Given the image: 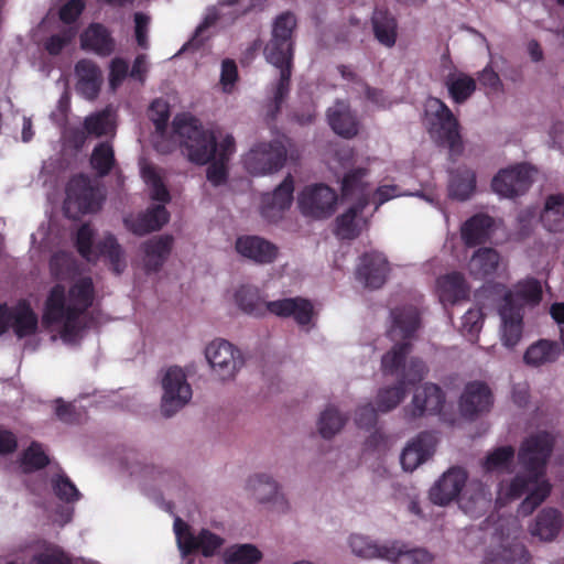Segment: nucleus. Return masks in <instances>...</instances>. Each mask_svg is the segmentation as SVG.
<instances>
[{
    "mask_svg": "<svg viewBox=\"0 0 564 564\" xmlns=\"http://www.w3.org/2000/svg\"><path fill=\"white\" fill-rule=\"evenodd\" d=\"M327 120L333 131L343 138L350 139L358 133L357 117L345 101H337L328 108Z\"/></svg>",
    "mask_w": 564,
    "mask_h": 564,
    "instance_id": "obj_29",
    "label": "nucleus"
},
{
    "mask_svg": "<svg viewBox=\"0 0 564 564\" xmlns=\"http://www.w3.org/2000/svg\"><path fill=\"white\" fill-rule=\"evenodd\" d=\"M173 527L177 546L184 556L200 552L205 557H210L224 544V539L208 529H202L195 535L191 527L178 517Z\"/></svg>",
    "mask_w": 564,
    "mask_h": 564,
    "instance_id": "obj_10",
    "label": "nucleus"
},
{
    "mask_svg": "<svg viewBox=\"0 0 564 564\" xmlns=\"http://www.w3.org/2000/svg\"><path fill=\"white\" fill-rule=\"evenodd\" d=\"M43 319L46 323L63 324L61 336L64 340H74L78 335H66L68 324V304H66L65 286L55 284L45 301Z\"/></svg>",
    "mask_w": 564,
    "mask_h": 564,
    "instance_id": "obj_24",
    "label": "nucleus"
},
{
    "mask_svg": "<svg viewBox=\"0 0 564 564\" xmlns=\"http://www.w3.org/2000/svg\"><path fill=\"white\" fill-rule=\"evenodd\" d=\"M174 239L170 235L153 237L141 245L144 253V268L148 273L159 272L173 248Z\"/></svg>",
    "mask_w": 564,
    "mask_h": 564,
    "instance_id": "obj_27",
    "label": "nucleus"
},
{
    "mask_svg": "<svg viewBox=\"0 0 564 564\" xmlns=\"http://www.w3.org/2000/svg\"><path fill=\"white\" fill-rule=\"evenodd\" d=\"M436 107L429 119V132L435 142L449 151L451 158L462 155L464 151L463 139L459 132V122L452 110L441 99L432 100Z\"/></svg>",
    "mask_w": 564,
    "mask_h": 564,
    "instance_id": "obj_7",
    "label": "nucleus"
},
{
    "mask_svg": "<svg viewBox=\"0 0 564 564\" xmlns=\"http://www.w3.org/2000/svg\"><path fill=\"white\" fill-rule=\"evenodd\" d=\"M294 181L289 174L272 194L262 196L261 215L269 221H278L293 200Z\"/></svg>",
    "mask_w": 564,
    "mask_h": 564,
    "instance_id": "obj_18",
    "label": "nucleus"
},
{
    "mask_svg": "<svg viewBox=\"0 0 564 564\" xmlns=\"http://www.w3.org/2000/svg\"><path fill=\"white\" fill-rule=\"evenodd\" d=\"M235 300L239 308L247 314L262 316L267 311L281 318H293L300 326L308 325L314 314L312 302L301 296L269 301L263 304L259 290L250 285H241L235 293Z\"/></svg>",
    "mask_w": 564,
    "mask_h": 564,
    "instance_id": "obj_4",
    "label": "nucleus"
},
{
    "mask_svg": "<svg viewBox=\"0 0 564 564\" xmlns=\"http://www.w3.org/2000/svg\"><path fill=\"white\" fill-rule=\"evenodd\" d=\"M94 229L90 224H83L76 234L75 247L78 253L86 260H90L93 256Z\"/></svg>",
    "mask_w": 564,
    "mask_h": 564,
    "instance_id": "obj_56",
    "label": "nucleus"
},
{
    "mask_svg": "<svg viewBox=\"0 0 564 564\" xmlns=\"http://www.w3.org/2000/svg\"><path fill=\"white\" fill-rule=\"evenodd\" d=\"M383 552V560L395 564H431L433 562V555L424 549L403 551L393 544Z\"/></svg>",
    "mask_w": 564,
    "mask_h": 564,
    "instance_id": "obj_45",
    "label": "nucleus"
},
{
    "mask_svg": "<svg viewBox=\"0 0 564 564\" xmlns=\"http://www.w3.org/2000/svg\"><path fill=\"white\" fill-rule=\"evenodd\" d=\"M78 32V25L62 26L57 32L42 41V47L50 56H58L66 47L74 43Z\"/></svg>",
    "mask_w": 564,
    "mask_h": 564,
    "instance_id": "obj_43",
    "label": "nucleus"
},
{
    "mask_svg": "<svg viewBox=\"0 0 564 564\" xmlns=\"http://www.w3.org/2000/svg\"><path fill=\"white\" fill-rule=\"evenodd\" d=\"M434 451V437L429 432L420 433L403 449L400 462L402 468L406 471L414 470L419 465L424 463Z\"/></svg>",
    "mask_w": 564,
    "mask_h": 564,
    "instance_id": "obj_28",
    "label": "nucleus"
},
{
    "mask_svg": "<svg viewBox=\"0 0 564 564\" xmlns=\"http://www.w3.org/2000/svg\"><path fill=\"white\" fill-rule=\"evenodd\" d=\"M516 297L527 304L536 305L542 300V285L535 278H528L518 282L514 294L508 293L499 310L501 317V340L507 348H513L522 338L523 305L516 302Z\"/></svg>",
    "mask_w": 564,
    "mask_h": 564,
    "instance_id": "obj_5",
    "label": "nucleus"
},
{
    "mask_svg": "<svg viewBox=\"0 0 564 564\" xmlns=\"http://www.w3.org/2000/svg\"><path fill=\"white\" fill-rule=\"evenodd\" d=\"M96 256L105 257L111 267V270L117 274H121L127 264L123 257V250L118 243L116 237L108 234L96 245Z\"/></svg>",
    "mask_w": 564,
    "mask_h": 564,
    "instance_id": "obj_39",
    "label": "nucleus"
},
{
    "mask_svg": "<svg viewBox=\"0 0 564 564\" xmlns=\"http://www.w3.org/2000/svg\"><path fill=\"white\" fill-rule=\"evenodd\" d=\"M391 326L388 330L389 338L394 345L381 358V368L384 375H397L398 382L406 388L421 382L427 373L425 362L417 357H406L412 351V340L421 327L420 311L413 305L395 307L390 312Z\"/></svg>",
    "mask_w": 564,
    "mask_h": 564,
    "instance_id": "obj_2",
    "label": "nucleus"
},
{
    "mask_svg": "<svg viewBox=\"0 0 564 564\" xmlns=\"http://www.w3.org/2000/svg\"><path fill=\"white\" fill-rule=\"evenodd\" d=\"M347 417L343 416L334 406L326 408L317 422L318 432L324 438H332L345 425Z\"/></svg>",
    "mask_w": 564,
    "mask_h": 564,
    "instance_id": "obj_52",
    "label": "nucleus"
},
{
    "mask_svg": "<svg viewBox=\"0 0 564 564\" xmlns=\"http://www.w3.org/2000/svg\"><path fill=\"white\" fill-rule=\"evenodd\" d=\"M238 67L234 59L225 58L221 63L220 84L223 90L230 94L238 80Z\"/></svg>",
    "mask_w": 564,
    "mask_h": 564,
    "instance_id": "obj_60",
    "label": "nucleus"
},
{
    "mask_svg": "<svg viewBox=\"0 0 564 564\" xmlns=\"http://www.w3.org/2000/svg\"><path fill=\"white\" fill-rule=\"evenodd\" d=\"M248 488L259 502H268L276 497L279 486L269 475L257 474L250 477Z\"/></svg>",
    "mask_w": 564,
    "mask_h": 564,
    "instance_id": "obj_48",
    "label": "nucleus"
},
{
    "mask_svg": "<svg viewBox=\"0 0 564 564\" xmlns=\"http://www.w3.org/2000/svg\"><path fill=\"white\" fill-rule=\"evenodd\" d=\"M130 76L129 64L122 57H115L109 65V86L115 90Z\"/></svg>",
    "mask_w": 564,
    "mask_h": 564,
    "instance_id": "obj_59",
    "label": "nucleus"
},
{
    "mask_svg": "<svg viewBox=\"0 0 564 564\" xmlns=\"http://www.w3.org/2000/svg\"><path fill=\"white\" fill-rule=\"evenodd\" d=\"M289 144L290 139L285 135L256 144L243 159L246 170L252 175H264L281 170L286 161Z\"/></svg>",
    "mask_w": 564,
    "mask_h": 564,
    "instance_id": "obj_8",
    "label": "nucleus"
},
{
    "mask_svg": "<svg viewBox=\"0 0 564 564\" xmlns=\"http://www.w3.org/2000/svg\"><path fill=\"white\" fill-rule=\"evenodd\" d=\"M445 402V395L442 389L435 383H425L422 390L413 395L412 405L405 409V414L410 420L423 416L424 414H437L441 412Z\"/></svg>",
    "mask_w": 564,
    "mask_h": 564,
    "instance_id": "obj_22",
    "label": "nucleus"
},
{
    "mask_svg": "<svg viewBox=\"0 0 564 564\" xmlns=\"http://www.w3.org/2000/svg\"><path fill=\"white\" fill-rule=\"evenodd\" d=\"M533 183V170L527 163H519L500 170L491 181L495 193L506 198L525 194Z\"/></svg>",
    "mask_w": 564,
    "mask_h": 564,
    "instance_id": "obj_13",
    "label": "nucleus"
},
{
    "mask_svg": "<svg viewBox=\"0 0 564 564\" xmlns=\"http://www.w3.org/2000/svg\"><path fill=\"white\" fill-rule=\"evenodd\" d=\"M406 390L397 382L393 387L381 389L377 395L378 410L389 412L394 409L405 397Z\"/></svg>",
    "mask_w": 564,
    "mask_h": 564,
    "instance_id": "obj_55",
    "label": "nucleus"
},
{
    "mask_svg": "<svg viewBox=\"0 0 564 564\" xmlns=\"http://www.w3.org/2000/svg\"><path fill=\"white\" fill-rule=\"evenodd\" d=\"M299 208L304 216L325 219L330 217L337 204L336 192L325 184L306 186L299 195Z\"/></svg>",
    "mask_w": 564,
    "mask_h": 564,
    "instance_id": "obj_12",
    "label": "nucleus"
},
{
    "mask_svg": "<svg viewBox=\"0 0 564 564\" xmlns=\"http://www.w3.org/2000/svg\"><path fill=\"white\" fill-rule=\"evenodd\" d=\"M170 220V214L163 205L149 207L144 213L128 216L124 226L135 236H145L160 230Z\"/></svg>",
    "mask_w": 564,
    "mask_h": 564,
    "instance_id": "obj_23",
    "label": "nucleus"
},
{
    "mask_svg": "<svg viewBox=\"0 0 564 564\" xmlns=\"http://www.w3.org/2000/svg\"><path fill=\"white\" fill-rule=\"evenodd\" d=\"M540 220L550 232L564 231V195L553 194L547 196Z\"/></svg>",
    "mask_w": 564,
    "mask_h": 564,
    "instance_id": "obj_37",
    "label": "nucleus"
},
{
    "mask_svg": "<svg viewBox=\"0 0 564 564\" xmlns=\"http://www.w3.org/2000/svg\"><path fill=\"white\" fill-rule=\"evenodd\" d=\"M101 202L100 191L91 183L89 176L80 173L70 177L66 185L64 202V212L67 217H74L70 214L72 208L78 214L95 213L100 209Z\"/></svg>",
    "mask_w": 564,
    "mask_h": 564,
    "instance_id": "obj_9",
    "label": "nucleus"
},
{
    "mask_svg": "<svg viewBox=\"0 0 564 564\" xmlns=\"http://www.w3.org/2000/svg\"><path fill=\"white\" fill-rule=\"evenodd\" d=\"M349 545L352 553L362 558H383V551L389 546L375 544L362 535H351Z\"/></svg>",
    "mask_w": 564,
    "mask_h": 564,
    "instance_id": "obj_53",
    "label": "nucleus"
},
{
    "mask_svg": "<svg viewBox=\"0 0 564 564\" xmlns=\"http://www.w3.org/2000/svg\"><path fill=\"white\" fill-rule=\"evenodd\" d=\"M436 288L442 303L455 304L459 301L467 300L469 288L460 272H451L441 275L436 280Z\"/></svg>",
    "mask_w": 564,
    "mask_h": 564,
    "instance_id": "obj_32",
    "label": "nucleus"
},
{
    "mask_svg": "<svg viewBox=\"0 0 564 564\" xmlns=\"http://www.w3.org/2000/svg\"><path fill=\"white\" fill-rule=\"evenodd\" d=\"M554 445V436L546 431L536 432L524 438L518 452V462L524 474L518 473L510 482L500 484L498 501L506 503L525 495L518 513L523 517L533 513L552 491V485L545 475Z\"/></svg>",
    "mask_w": 564,
    "mask_h": 564,
    "instance_id": "obj_1",
    "label": "nucleus"
},
{
    "mask_svg": "<svg viewBox=\"0 0 564 564\" xmlns=\"http://www.w3.org/2000/svg\"><path fill=\"white\" fill-rule=\"evenodd\" d=\"M376 39L387 47H392L397 41V21L387 11H377L372 18Z\"/></svg>",
    "mask_w": 564,
    "mask_h": 564,
    "instance_id": "obj_44",
    "label": "nucleus"
},
{
    "mask_svg": "<svg viewBox=\"0 0 564 564\" xmlns=\"http://www.w3.org/2000/svg\"><path fill=\"white\" fill-rule=\"evenodd\" d=\"M369 170L366 167H357L347 172L341 181V195L345 199L367 197L369 199V193L367 192L368 183L365 178L368 176Z\"/></svg>",
    "mask_w": 564,
    "mask_h": 564,
    "instance_id": "obj_38",
    "label": "nucleus"
},
{
    "mask_svg": "<svg viewBox=\"0 0 564 564\" xmlns=\"http://www.w3.org/2000/svg\"><path fill=\"white\" fill-rule=\"evenodd\" d=\"M80 47L84 51L94 52L101 57L110 56L116 50V41L101 23H90L80 34Z\"/></svg>",
    "mask_w": 564,
    "mask_h": 564,
    "instance_id": "obj_25",
    "label": "nucleus"
},
{
    "mask_svg": "<svg viewBox=\"0 0 564 564\" xmlns=\"http://www.w3.org/2000/svg\"><path fill=\"white\" fill-rule=\"evenodd\" d=\"M482 326V314L479 310H469L463 316L462 329L468 335L477 334Z\"/></svg>",
    "mask_w": 564,
    "mask_h": 564,
    "instance_id": "obj_64",
    "label": "nucleus"
},
{
    "mask_svg": "<svg viewBox=\"0 0 564 564\" xmlns=\"http://www.w3.org/2000/svg\"><path fill=\"white\" fill-rule=\"evenodd\" d=\"M494 226V219L485 214H477L467 219L462 226L460 235L467 247L485 243Z\"/></svg>",
    "mask_w": 564,
    "mask_h": 564,
    "instance_id": "obj_33",
    "label": "nucleus"
},
{
    "mask_svg": "<svg viewBox=\"0 0 564 564\" xmlns=\"http://www.w3.org/2000/svg\"><path fill=\"white\" fill-rule=\"evenodd\" d=\"M530 561V553L520 542H511L508 545H500L489 550L484 558V564H527Z\"/></svg>",
    "mask_w": 564,
    "mask_h": 564,
    "instance_id": "obj_34",
    "label": "nucleus"
},
{
    "mask_svg": "<svg viewBox=\"0 0 564 564\" xmlns=\"http://www.w3.org/2000/svg\"><path fill=\"white\" fill-rule=\"evenodd\" d=\"M514 454V448L510 445L497 447L487 454L482 467L488 473L510 471Z\"/></svg>",
    "mask_w": 564,
    "mask_h": 564,
    "instance_id": "obj_47",
    "label": "nucleus"
},
{
    "mask_svg": "<svg viewBox=\"0 0 564 564\" xmlns=\"http://www.w3.org/2000/svg\"><path fill=\"white\" fill-rule=\"evenodd\" d=\"M150 112L151 120L153 121L156 131L163 132L166 129L170 119L169 106L156 99L151 102Z\"/></svg>",
    "mask_w": 564,
    "mask_h": 564,
    "instance_id": "obj_61",
    "label": "nucleus"
},
{
    "mask_svg": "<svg viewBox=\"0 0 564 564\" xmlns=\"http://www.w3.org/2000/svg\"><path fill=\"white\" fill-rule=\"evenodd\" d=\"M355 422L360 429H372L377 423V410L371 403L359 406L356 410Z\"/></svg>",
    "mask_w": 564,
    "mask_h": 564,
    "instance_id": "obj_62",
    "label": "nucleus"
},
{
    "mask_svg": "<svg viewBox=\"0 0 564 564\" xmlns=\"http://www.w3.org/2000/svg\"><path fill=\"white\" fill-rule=\"evenodd\" d=\"M296 26L297 20L295 14L290 11L282 12L274 19L271 37L263 48L267 62L280 70V77L273 95L278 102L284 101L290 91Z\"/></svg>",
    "mask_w": 564,
    "mask_h": 564,
    "instance_id": "obj_3",
    "label": "nucleus"
},
{
    "mask_svg": "<svg viewBox=\"0 0 564 564\" xmlns=\"http://www.w3.org/2000/svg\"><path fill=\"white\" fill-rule=\"evenodd\" d=\"M34 564H72L70 557L59 547H47L33 556Z\"/></svg>",
    "mask_w": 564,
    "mask_h": 564,
    "instance_id": "obj_58",
    "label": "nucleus"
},
{
    "mask_svg": "<svg viewBox=\"0 0 564 564\" xmlns=\"http://www.w3.org/2000/svg\"><path fill=\"white\" fill-rule=\"evenodd\" d=\"M237 252L256 263L269 264L278 257V247L259 236H241L236 240Z\"/></svg>",
    "mask_w": 564,
    "mask_h": 564,
    "instance_id": "obj_21",
    "label": "nucleus"
},
{
    "mask_svg": "<svg viewBox=\"0 0 564 564\" xmlns=\"http://www.w3.org/2000/svg\"><path fill=\"white\" fill-rule=\"evenodd\" d=\"M77 78L76 91L87 100H95L101 89L102 73L96 62L82 58L74 67Z\"/></svg>",
    "mask_w": 564,
    "mask_h": 564,
    "instance_id": "obj_20",
    "label": "nucleus"
},
{
    "mask_svg": "<svg viewBox=\"0 0 564 564\" xmlns=\"http://www.w3.org/2000/svg\"><path fill=\"white\" fill-rule=\"evenodd\" d=\"M499 260V253L495 249L480 248L469 261V271L476 278H486L496 272Z\"/></svg>",
    "mask_w": 564,
    "mask_h": 564,
    "instance_id": "obj_40",
    "label": "nucleus"
},
{
    "mask_svg": "<svg viewBox=\"0 0 564 564\" xmlns=\"http://www.w3.org/2000/svg\"><path fill=\"white\" fill-rule=\"evenodd\" d=\"M51 484L55 496L62 501L75 502L82 496L75 484L65 474L52 477Z\"/></svg>",
    "mask_w": 564,
    "mask_h": 564,
    "instance_id": "obj_54",
    "label": "nucleus"
},
{
    "mask_svg": "<svg viewBox=\"0 0 564 564\" xmlns=\"http://www.w3.org/2000/svg\"><path fill=\"white\" fill-rule=\"evenodd\" d=\"M90 165L100 176H107L116 165L115 151L112 145L105 141L98 143L90 155Z\"/></svg>",
    "mask_w": 564,
    "mask_h": 564,
    "instance_id": "obj_46",
    "label": "nucleus"
},
{
    "mask_svg": "<svg viewBox=\"0 0 564 564\" xmlns=\"http://www.w3.org/2000/svg\"><path fill=\"white\" fill-rule=\"evenodd\" d=\"M23 473L29 474L45 468L50 464V458L37 442H32L23 451L20 458Z\"/></svg>",
    "mask_w": 564,
    "mask_h": 564,
    "instance_id": "obj_50",
    "label": "nucleus"
},
{
    "mask_svg": "<svg viewBox=\"0 0 564 564\" xmlns=\"http://www.w3.org/2000/svg\"><path fill=\"white\" fill-rule=\"evenodd\" d=\"M494 405V395L486 382L471 381L465 386L459 399L460 414L468 420L488 413Z\"/></svg>",
    "mask_w": 564,
    "mask_h": 564,
    "instance_id": "obj_17",
    "label": "nucleus"
},
{
    "mask_svg": "<svg viewBox=\"0 0 564 564\" xmlns=\"http://www.w3.org/2000/svg\"><path fill=\"white\" fill-rule=\"evenodd\" d=\"M141 175L151 191V198L162 204L171 200V195L166 188L161 175L152 165H145L141 169Z\"/></svg>",
    "mask_w": 564,
    "mask_h": 564,
    "instance_id": "obj_51",
    "label": "nucleus"
},
{
    "mask_svg": "<svg viewBox=\"0 0 564 564\" xmlns=\"http://www.w3.org/2000/svg\"><path fill=\"white\" fill-rule=\"evenodd\" d=\"M163 397L161 410L169 417L182 409L192 398V388L186 375L178 367H170L162 379Z\"/></svg>",
    "mask_w": 564,
    "mask_h": 564,
    "instance_id": "obj_11",
    "label": "nucleus"
},
{
    "mask_svg": "<svg viewBox=\"0 0 564 564\" xmlns=\"http://www.w3.org/2000/svg\"><path fill=\"white\" fill-rule=\"evenodd\" d=\"M85 2L83 0H68L58 10V18L65 24L78 25L77 20L85 10Z\"/></svg>",
    "mask_w": 564,
    "mask_h": 564,
    "instance_id": "obj_57",
    "label": "nucleus"
},
{
    "mask_svg": "<svg viewBox=\"0 0 564 564\" xmlns=\"http://www.w3.org/2000/svg\"><path fill=\"white\" fill-rule=\"evenodd\" d=\"M150 18L144 13L137 12L134 14V35L137 44L147 50L149 47L148 40V29H149Z\"/></svg>",
    "mask_w": 564,
    "mask_h": 564,
    "instance_id": "obj_63",
    "label": "nucleus"
},
{
    "mask_svg": "<svg viewBox=\"0 0 564 564\" xmlns=\"http://www.w3.org/2000/svg\"><path fill=\"white\" fill-rule=\"evenodd\" d=\"M205 356L221 380L232 378L242 365L240 351L225 339L212 341L205 349Z\"/></svg>",
    "mask_w": 564,
    "mask_h": 564,
    "instance_id": "obj_15",
    "label": "nucleus"
},
{
    "mask_svg": "<svg viewBox=\"0 0 564 564\" xmlns=\"http://www.w3.org/2000/svg\"><path fill=\"white\" fill-rule=\"evenodd\" d=\"M467 480L466 471L460 467L448 469L442 478L431 488V501L438 506H445L456 499Z\"/></svg>",
    "mask_w": 564,
    "mask_h": 564,
    "instance_id": "obj_19",
    "label": "nucleus"
},
{
    "mask_svg": "<svg viewBox=\"0 0 564 564\" xmlns=\"http://www.w3.org/2000/svg\"><path fill=\"white\" fill-rule=\"evenodd\" d=\"M389 272L387 257L379 251H368L359 257L355 276L365 288L378 290L386 283Z\"/></svg>",
    "mask_w": 564,
    "mask_h": 564,
    "instance_id": "obj_16",
    "label": "nucleus"
},
{
    "mask_svg": "<svg viewBox=\"0 0 564 564\" xmlns=\"http://www.w3.org/2000/svg\"><path fill=\"white\" fill-rule=\"evenodd\" d=\"M39 326L37 315L26 301H20L13 306L11 328L18 338L32 336Z\"/></svg>",
    "mask_w": 564,
    "mask_h": 564,
    "instance_id": "obj_36",
    "label": "nucleus"
},
{
    "mask_svg": "<svg viewBox=\"0 0 564 564\" xmlns=\"http://www.w3.org/2000/svg\"><path fill=\"white\" fill-rule=\"evenodd\" d=\"M368 204V198L364 196L336 218L335 232L337 237L344 240H352L360 235V228L356 218L365 210Z\"/></svg>",
    "mask_w": 564,
    "mask_h": 564,
    "instance_id": "obj_35",
    "label": "nucleus"
},
{
    "mask_svg": "<svg viewBox=\"0 0 564 564\" xmlns=\"http://www.w3.org/2000/svg\"><path fill=\"white\" fill-rule=\"evenodd\" d=\"M476 188V174L468 167H458L449 182V194L459 200L468 199Z\"/></svg>",
    "mask_w": 564,
    "mask_h": 564,
    "instance_id": "obj_41",
    "label": "nucleus"
},
{
    "mask_svg": "<svg viewBox=\"0 0 564 564\" xmlns=\"http://www.w3.org/2000/svg\"><path fill=\"white\" fill-rule=\"evenodd\" d=\"M68 324L65 327L66 335H79L84 326L79 318L93 305L95 288L91 278L84 276L75 282L68 291Z\"/></svg>",
    "mask_w": 564,
    "mask_h": 564,
    "instance_id": "obj_14",
    "label": "nucleus"
},
{
    "mask_svg": "<svg viewBox=\"0 0 564 564\" xmlns=\"http://www.w3.org/2000/svg\"><path fill=\"white\" fill-rule=\"evenodd\" d=\"M561 343L550 339H539L531 344L524 355L523 361L531 367H541L554 364L564 350V328H561Z\"/></svg>",
    "mask_w": 564,
    "mask_h": 564,
    "instance_id": "obj_26",
    "label": "nucleus"
},
{
    "mask_svg": "<svg viewBox=\"0 0 564 564\" xmlns=\"http://www.w3.org/2000/svg\"><path fill=\"white\" fill-rule=\"evenodd\" d=\"M226 564H256L261 561L262 553L253 544H238L226 550Z\"/></svg>",
    "mask_w": 564,
    "mask_h": 564,
    "instance_id": "obj_49",
    "label": "nucleus"
},
{
    "mask_svg": "<svg viewBox=\"0 0 564 564\" xmlns=\"http://www.w3.org/2000/svg\"><path fill=\"white\" fill-rule=\"evenodd\" d=\"M235 152V139L232 135H226L219 143V152L209 163L206 171L207 180L214 186H220L228 178V162Z\"/></svg>",
    "mask_w": 564,
    "mask_h": 564,
    "instance_id": "obj_30",
    "label": "nucleus"
},
{
    "mask_svg": "<svg viewBox=\"0 0 564 564\" xmlns=\"http://www.w3.org/2000/svg\"><path fill=\"white\" fill-rule=\"evenodd\" d=\"M445 85L447 87L449 97L455 104H464L467 101L476 90V80L464 73L458 75L449 74L446 77Z\"/></svg>",
    "mask_w": 564,
    "mask_h": 564,
    "instance_id": "obj_42",
    "label": "nucleus"
},
{
    "mask_svg": "<svg viewBox=\"0 0 564 564\" xmlns=\"http://www.w3.org/2000/svg\"><path fill=\"white\" fill-rule=\"evenodd\" d=\"M563 528V516L556 508H543L533 524L530 527V533L538 536L541 541H553Z\"/></svg>",
    "mask_w": 564,
    "mask_h": 564,
    "instance_id": "obj_31",
    "label": "nucleus"
},
{
    "mask_svg": "<svg viewBox=\"0 0 564 564\" xmlns=\"http://www.w3.org/2000/svg\"><path fill=\"white\" fill-rule=\"evenodd\" d=\"M173 131L181 139L183 153L188 161L205 165L219 152V144L213 131L205 129L195 117L178 115L173 120Z\"/></svg>",
    "mask_w": 564,
    "mask_h": 564,
    "instance_id": "obj_6",
    "label": "nucleus"
}]
</instances>
